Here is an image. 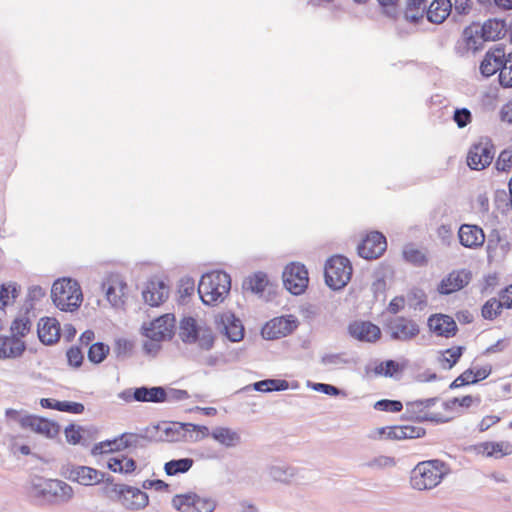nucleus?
Returning <instances> with one entry per match:
<instances>
[{
    "mask_svg": "<svg viewBox=\"0 0 512 512\" xmlns=\"http://www.w3.org/2000/svg\"><path fill=\"white\" fill-rule=\"evenodd\" d=\"M231 289V277L224 271L204 274L198 285V294L205 305L222 303Z\"/></svg>",
    "mask_w": 512,
    "mask_h": 512,
    "instance_id": "7ed1b4c3",
    "label": "nucleus"
},
{
    "mask_svg": "<svg viewBox=\"0 0 512 512\" xmlns=\"http://www.w3.org/2000/svg\"><path fill=\"white\" fill-rule=\"evenodd\" d=\"M189 428H188V431H189V441H199L209 435H211V433H209V429L208 427L206 426H202V425H196V424H192V423H188Z\"/></svg>",
    "mask_w": 512,
    "mask_h": 512,
    "instance_id": "13d9d810",
    "label": "nucleus"
},
{
    "mask_svg": "<svg viewBox=\"0 0 512 512\" xmlns=\"http://www.w3.org/2000/svg\"><path fill=\"white\" fill-rule=\"evenodd\" d=\"M38 338L45 345H52L60 338V325L55 318L44 317L38 322Z\"/></svg>",
    "mask_w": 512,
    "mask_h": 512,
    "instance_id": "b1692460",
    "label": "nucleus"
},
{
    "mask_svg": "<svg viewBox=\"0 0 512 512\" xmlns=\"http://www.w3.org/2000/svg\"><path fill=\"white\" fill-rule=\"evenodd\" d=\"M110 348L103 342H96L89 347L88 359L90 362L99 364L107 357Z\"/></svg>",
    "mask_w": 512,
    "mask_h": 512,
    "instance_id": "a18cd8bd",
    "label": "nucleus"
},
{
    "mask_svg": "<svg viewBox=\"0 0 512 512\" xmlns=\"http://www.w3.org/2000/svg\"><path fill=\"white\" fill-rule=\"evenodd\" d=\"M194 499V493L176 495L172 499V505L176 510L186 512L190 507H193Z\"/></svg>",
    "mask_w": 512,
    "mask_h": 512,
    "instance_id": "3c124183",
    "label": "nucleus"
},
{
    "mask_svg": "<svg viewBox=\"0 0 512 512\" xmlns=\"http://www.w3.org/2000/svg\"><path fill=\"white\" fill-rule=\"evenodd\" d=\"M188 423L169 422L154 426L160 432L159 440L167 442L189 441Z\"/></svg>",
    "mask_w": 512,
    "mask_h": 512,
    "instance_id": "a211bd4d",
    "label": "nucleus"
},
{
    "mask_svg": "<svg viewBox=\"0 0 512 512\" xmlns=\"http://www.w3.org/2000/svg\"><path fill=\"white\" fill-rule=\"evenodd\" d=\"M119 444V437H116L113 440H106L98 444H95L91 450V453L93 455H101L104 453L121 451V448H118Z\"/></svg>",
    "mask_w": 512,
    "mask_h": 512,
    "instance_id": "09e8293b",
    "label": "nucleus"
},
{
    "mask_svg": "<svg viewBox=\"0 0 512 512\" xmlns=\"http://www.w3.org/2000/svg\"><path fill=\"white\" fill-rule=\"evenodd\" d=\"M61 475L66 479L83 486H92L104 482L106 474L89 466L68 464L62 467Z\"/></svg>",
    "mask_w": 512,
    "mask_h": 512,
    "instance_id": "6e6552de",
    "label": "nucleus"
},
{
    "mask_svg": "<svg viewBox=\"0 0 512 512\" xmlns=\"http://www.w3.org/2000/svg\"><path fill=\"white\" fill-rule=\"evenodd\" d=\"M483 41H495L505 36L507 33V24L502 19H488L480 28Z\"/></svg>",
    "mask_w": 512,
    "mask_h": 512,
    "instance_id": "cd10ccee",
    "label": "nucleus"
},
{
    "mask_svg": "<svg viewBox=\"0 0 512 512\" xmlns=\"http://www.w3.org/2000/svg\"><path fill=\"white\" fill-rule=\"evenodd\" d=\"M344 355V353L325 354L321 357V363L329 368L339 367L348 363V360L344 358Z\"/></svg>",
    "mask_w": 512,
    "mask_h": 512,
    "instance_id": "5fc2aeb1",
    "label": "nucleus"
},
{
    "mask_svg": "<svg viewBox=\"0 0 512 512\" xmlns=\"http://www.w3.org/2000/svg\"><path fill=\"white\" fill-rule=\"evenodd\" d=\"M288 388V381L282 379H265L253 384V389L259 392L284 391Z\"/></svg>",
    "mask_w": 512,
    "mask_h": 512,
    "instance_id": "58836bf2",
    "label": "nucleus"
},
{
    "mask_svg": "<svg viewBox=\"0 0 512 512\" xmlns=\"http://www.w3.org/2000/svg\"><path fill=\"white\" fill-rule=\"evenodd\" d=\"M512 166V150H503L496 161V168L499 171H508Z\"/></svg>",
    "mask_w": 512,
    "mask_h": 512,
    "instance_id": "680f3d73",
    "label": "nucleus"
},
{
    "mask_svg": "<svg viewBox=\"0 0 512 512\" xmlns=\"http://www.w3.org/2000/svg\"><path fill=\"white\" fill-rule=\"evenodd\" d=\"M451 0H432L426 11L427 20L431 23L441 24L452 11Z\"/></svg>",
    "mask_w": 512,
    "mask_h": 512,
    "instance_id": "bb28decb",
    "label": "nucleus"
},
{
    "mask_svg": "<svg viewBox=\"0 0 512 512\" xmlns=\"http://www.w3.org/2000/svg\"><path fill=\"white\" fill-rule=\"evenodd\" d=\"M455 10V14L453 15V18H455L456 15H467L470 13L472 8V1L471 0H455L454 5L452 4Z\"/></svg>",
    "mask_w": 512,
    "mask_h": 512,
    "instance_id": "774afa93",
    "label": "nucleus"
},
{
    "mask_svg": "<svg viewBox=\"0 0 512 512\" xmlns=\"http://www.w3.org/2000/svg\"><path fill=\"white\" fill-rule=\"evenodd\" d=\"M165 394H166V396H164V402H169V403H175V402L183 401V400H186L189 398L188 392L186 390H182V389H175V388L165 389Z\"/></svg>",
    "mask_w": 512,
    "mask_h": 512,
    "instance_id": "bf43d9fd",
    "label": "nucleus"
},
{
    "mask_svg": "<svg viewBox=\"0 0 512 512\" xmlns=\"http://www.w3.org/2000/svg\"><path fill=\"white\" fill-rule=\"evenodd\" d=\"M120 444L118 448L121 450L126 448H142L145 442L149 441V437L145 434L123 433L119 436Z\"/></svg>",
    "mask_w": 512,
    "mask_h": 512,
    "instance_id": "4c0bfd02",
    "label": "nucleus"
},
{
    "mask_svg": "<svg viewBox=\"0 0 512 512\" xmlns=\"http://www.w3.org/2000/svg\"><path fill=\"white\" fill-rule=\"evenodd\" d=\"M175 325V316L167 313L153 320L148 327L143 326L144 335L152 341L170 339Z\"/></svg>",
    "mask_w": 512,
    "mask_h": 512,
    "instance_id": "ddd939ff",
    "label": "nucleus"
},
{
    "mask_svg": "<svg viewBox=\"0 0 512 512\" xmlns=\"http://www.w3.org/2000/svg\"><path fill=\"white\" fill-rule=\"evenodd\" d=\"M164 396H166L165 388L162 386H141L135 388L137 402L163 403Z\"/></svg>",
    "mask_w": 512,
    "mask_h": 512,
    "instance_id": "c85d7f7f",
    "label": "nucleus"
},
{
    "mask_svg": "<svg viewBox=\"0 0 512 512\" xmlns=\"http://www.w3.org/2000/svg\"><path fill=\"white\" fill-rule=\"evenodd\" d=\"M428 1L429 0H406L405 19L411 23H418L422 20L428 9Z\"/></svg>",
    "mask_w": 512,
    "mask_h": 512,
    "instance_id": "473e14b6",
    "label": "nucleus"
},
{
    "mask_svg": "<svg viewBox=\"0 0 512 512\" xmlns=\"http://www.w3.org/2000/svg\"><path fill=\"white\" fill-rule=\"evenodd\" d=\"M494 145L490 138L482 137L469 150L467 164L471 169L482 170L488 167L494 158Z\"/></svg>",
    "mask_w": 512,
    "mask_h": 512,
    "instance_id": "9d476101",
    "label": "nucleus"
},
{
    "mask_svg": "<svg viewBox=\"0 0 512 512\" xmlns=\"http://www.w3.org/2000/svg\"><path fill=\"white\" fill-rule=\"evenodd\" d=\"M28 311L24 315L15 318L10 326L11 336L22 340L31 330L32 321L28 316Z\"/></svg>",
    "mask_w": 512,
    "mask_h": 512,
    "instance_id": "c9c22d12",
    "label": "nucleus"
},
{
    "mask_svg": "<svg viewBox=\"0 0 512 512\" xmlns=\"http://www.w3.org/2000/svg\"><path fill=\"white\" fill-rule=\"evenodd\" d=\"M368 436L371 439H381L383 437L392 440L404 439V436L402 435V429H400V426L376 428L372 430Z\"/></svg>",
    "mask_w": 512,
    "mask_h": 512,
    "instance_id": "37998d69",
    "label": "nucleus"
},
{
    "mask_svg": "<svg viewBox=\"0 0 512 512\" xmlns=\"http://www.w3.org/2000/svg\"><path fill=\"white\" fill-rule=\"evenodd\" d=\"M499 83L504 88H512V52H504L502 66L499 73Z\"/></svg>",
    "mask_w": 512,
    "mask_h": 512,
    "instance_id": "79ce46f5",
    "label": "nucleus"
},
{
    "mask_svg": "<svg viewBox=\"0 0 512 512\" xmlns=\"http://www.w3.org/2000/svg\"><path fill=\"white\" fill-rule=\"evenodd\" d=\"M268 284V279L265 273L257 272L253 275L247 277L243 281V289L246 291H251L252 293H262Z\"/></svg>",
    "mask_w": 512,
    "mask_h": 512,
    "instance_id": "e433bc0d",
    "label": "nucleus"
},
{
    "mask_svg": "<svg viewBox=\"0 0 512 512\" xmlns=\"http://www.w3.org/2000/svg\"><path fill=\"white\" fill-rule=\"evenodd\" d=\"M193 509L195 512H213L216 508V501L211 498H202L194 493Z\"/></svg>",
    "mask_w": 512,
    "mask_h": 512,
    "instance_id": "603ef678",
    "label": "nucleus"
},
{
    "mask_svg": "<svg viewBox=\"0 0 512 512\" xmlns=\"http://www.w3.org/2000/svg\"><path fill=\"white\" fill-rule=\"evenodd\" d=\"M64 433L67 442L72 445L87 447L90 444V431L82 426L70 424L65 428Z\"/></svg>",
    "mask_w": 512,
    "mask_h": 512,
    "instance_id": "7c9ffc66",
    "label": "nucleus"
},
{
    "mask_svg": "<svg viewBox=\"0 0 512 512\" xmlns=\"http://www.w3.org/2000/svg\"><path fill=\"white\" fill-rule=\"evenodd\" d=\"M217 328L231 342H239L244 337V327L233 313L225 312L216 320Z\"/></svg>",
    "mask_w": 512,
    "mask_h": 512,
    "instance_id": "dca6fc26",
    "label": "nucleus"
},
{
    "mask_svg": "<svg viewBox=\"0 0 512 512\" xmlns=\"http://www.w3.org/2000/svg\"><path fill=\"white\" fill-rule=\"evenodd\" d=\"M102 492L108 498L119 501L120 504L129 511L144 510L149 504V496L141 489L126 484L113 483V477L108 475L106 485L102 487Z\"/></svg>",
    "mask_w": 512,
    "mask_h": 512,
    "instance_id": "f03ea898",
    "label": "nucleus"
},
{
    "mask_svg": "<svg viewBox=\"0 0 512 512\" xmlns=\"http://www.w3.org/2000/svg\"><path fill=\"white\" fill-rule=\"evenodd\" d=\"M479 447L482 449V453L487 457L494 456L498 458L511 453V451H508L510 444L504 442H484Z\"/></svg>",
    "mask_w": 512,
    "mask_h": 512,
    "instance_id": "a19ab883",
    "label": "nucleus"
},
{
    "mask_svg": "<svg viewBox=\"0 0 512 512\" xmlns=\"http://www.w3.org/2000/svg\"><path fill=\"white\" fill-rule=\"evenodd\" d=\"M352 271L351 263L346 257L332 256L325 264V282L331 289L339 290L350 281Z\"/></svg>",
    "mask_w": 512,
    "mask_h": 512,
    "instance_id": "0eeeda50",
    "label": "nucleus"
},
{
    "mask_svg": "<svg viewBox=\"0 0 512 512\" xmlns=\"http://www.w3.org/2000/svg\"><path fill=\"white\" fill-rule=\"evenodd\" d=\"M408 301L411 307L422 309L426 305V294L423 290L415 288L408 293Z\"/></svg>",
    "mask_w": 512,
    "mask_h": 512,
    "instance_id": "6e6d98bb",
    "label": "nucleus"
},
{
    "mask_svg": "<svg viewBox=\"0 0 512 512\" xmlns=\"http://www.w3.org/2000/svg\"><path fill=\"white\" fill-rule=\"evenodd\" d=\"M19 423L22 428L30 429L48 438H52L59 433L57 423L35 415H24L20 418Z\"/></svg>",
    "mask_w": 512,
    "mask_h": 512,
    "instance_id": "f3484780",
    "label": "nucleus"
},
{
    "mask_svg": "<svg viewBox=\"0 0 512 512\" xmlns=\"http://www.w3.org/2000/svg\"><path fill=\"white\" fill-rule=\"evenodd\" d=\"M315 391L324 393L331 396H346V393L338 387L326 384V383H315L312 387Z\"/></svg>",
    "mask_w": 512,
    "mask_h": 512,
    "instance_id": "e2e57ef3",
    "label": "nucleus"
},
{
    "mask_svg": "<svg viewBox=\"0 0 512 512\" xmlns=\"http://www.w3.org/2000/svg\"><path fill=\"white\" fill-rule=\"evenodd\" d=\"M405 418L408 420H416L418 422L440 421V418L437 414L429 413L424 410L421 406V403H418V401L408 402L406 404Z\"/></svg>",
    "mask_w": 512,
    "mask_h": 512,
    "instance_id": "2f4dec72",
    "label": "nucleus"
},
{
    "mask_svg": "<svg viewBox=\"0 0 512 512\" xmlns=\"http://www.w3.org/2000/svg\"><path fill=\"white\" fill-rule=\"evenodd\" d=\"M510 250V240L506 233L492 230L487 239V258L489 262L503 259Z\"/></svg>",
    "mask_w": 512,
    "mask_h": 512,
    "instance_id": "2eb2a0df",
    "label": "nucleus"
},
{
    "mask_svg": "<svg viewBox=\"0 0 512 512\" xmlns=\"http://www.w3.org/2000/svg\"><path fill=\"white\" fill-rule=\"evenodd\" d=\"M458 237L461 245L467 248H478L485 242V234L477 225H461L458 231Z\"/></svg>",
    "mask_w": 512,
    "mask_h": 512,
    "instance_id": "393cba45",
    "label": "nucleus"
},
{
    "mask_svg": "<svg viewBox=\"0 0 512 512\" xmlns=\"http://www.w3.org/2000/svg\"><path fill=\"white\" fill-rule=\"evenodd\" d=\"M169 294V288L163 281L151 280L142 292L143 299L148 305L155 307L162 304Z\"/></svg>",
    "mask_w": 512,
    "mask_h": 512,
    "instance_id": "4be33fe9",
    "label": "nucleus"
},
{
    "mask_svg": "<svg viewBox=\"0 0 512 512\" xmlns=\"http://www.w3.org/2000/svg\"><path fill=\"white\" fill-rule=\"evenodd\" d=\"M349 334L351 337L364 342H375L381 336L380 328L369 322H354L348 327Z\"/></svg>",
    "mask_w": 512,
    "mask_h": 512,
    "instance_id": "412c9836",
    "label": "nucleus"
},
{
    "mask_svg": "<svg viewBox=\"0 0 512 512\" xmlns=\"http://www.w3.org/2000/svg\"><path fill=\"white\" fill-rule=\"evenodd\" d=\"M427 325L429 329L437 336L451 338L458 331V327L454 319L445 314H434L428 318Z\"/></svg>",
    "mask_w": 512,
    "mask_h": 512,
    "instance_id": "6ab92c4d",
    "label": "nucleus"
},
{
    "mask_svg": "<svg viewBox=\"0 0 512 512\" xmlns=\"http://www.w3.org/2000/svg\"><path fill=\"white\" fill-rule=\"evenodd\" d=\"M473 370L467 369L460 376H458L451 384V389H456L464 385L472 384Z\"/></svg>",
    "mask_w": 512,
    "mask_h": 512,
    "instance_id": "338daca9",
    "label": "nucleus"
},
{
    "mask_svg": "<svg viewBox=\"0 0 512 512\" xmlns=\"http://www.w3.org/2000/svg\"><path fill=\"white\" fill-rule=\"evenodd\" d=\"M503 307L504 305L501 303V299L497 300L491 298L483 305L482 316L485 319L493 320L501 313Z\"/></svg>",
    "mask_w": 512,
    "mask_h": 512,
    "instance_id": "de8ad7c7",
    "label": "nucleus"
},
{
    "mask_svg": "<svg viewBox=\"0 0 512 512\" xmlns=\"http://www.w3.org/2000/svg\"><path fill=\"white\" fill-rule=\"evenodd\" d=\"M28 492L32 498L44 503H65L74 495L73 488L66 482L38 476L31 478Z\"/></svg>",
    "mask_w": 512,
    "mask_h": 512,
    "instance_id": "f257e3e1",
    "label": "nucleus"
},
{
    "mask_svg": "<svg viewBox=\"0 0 512 512\" xmlns=\"http://www.w3.org/2000/svg\"><path fill=\"white\" fill-rule=\"evenodd\" d=\"M211 437L227 448L235 447L241 443L240 434L227 427L214 428L211 432Z\"/></svg>",
    "mask_w": 512,
    "mask_h": 512,
    "instance_id": "c756f323",
    "label": "nucleus"
},
{
    "mask_svg": "<svg viewBox=\"0 0 512 512\" xmlns=\"http://www.w3.org/2000/svg\"><path fill=\"white\" fill-rule=\"evenodd\" d=\"M179 337L185 344L197 343L202 350H210L214 345V335L210 328L198 325L191 316L183 317L179 323Z\"/></svg>",
    "mask_w": 512,
    "mask_h": 512,
    "instance_id": "423d86ee",
    "label": "nucleus"
},
{
    "mask_svg": "<svg viewBox=\"0 0 512 512\" xmlns=\"http://www.w3.org/2000/svg\"><path fill=\"white\" fill-rule=\"evenodd\" d=\"M453 120L458 128H464L472 121V114L467 108H457L454 111Z\"/></svg>",
    "mask_w": 512,
    "mask_h": 512,
    "instance_id": "4d7b16f0",
    "label": "nucleus"
},
{
    "mask_svg": "<svg viewBox=\"0 0 512 512\" xmlns=\"http://www.w3.org/2000/svg\"><path fill=\"white\" fill-rule=\"evenodd\" d=\"M387 248L384 235L378 231L369 233L358 245V254L364 259H376L380 257Z\"/></svg>",
    "mask_w": 512,
    "mask_h": 512,
    "instance_id": "4468645a",
    "label": "nucleus"
},
{
    "mask_svg": "<svg viewBox=\"0 0 512 512\" xmlns=\"http://www.w3.org/2000/svg\"><path fill=\"white\" fill-rule=\"evenodd\" d=\"M298 325L299 322L293 315L275 317L265 324L262 335L269 340L278 339L291 334Z\"/></svg>",
    "mask_w": 512,
    "mask_h": 512,
    "instance_id": "9b49d317",
    "label": "nucleus"
},
{
    "mask_svg": "<svg viewBox=\"0 0 512 512\" xmlns=\"http://www.w3.org/2000/svg\"><path fill=\"white\" fill-rule=\"evenodd\" d=\"M449 472L448 466L441 460H428L418 463L411 471L412 488L422 491L436 487Z\"/></svg>",
    "mask_w": 512,
    "mask_h": 512,
    "instance_id": "20e7f679",
    "label": "nucleus"
},
{
    "mask_svg": "<svg viewBox=\"0 0 512 512\" xmlns=\"http://www.w3.org/2000/svg\"><path fill=\"white\" fill-rule=\"evenodd\" d=\"M193 463L194 461L191 458L174 459L165 463L164 470L169 476L186 473L193 466Z\"/></svg>",
    "mask_w": 512,
    "mask_h": 512,
    "instance_id": "ea45409f",
    "label": "nucleus"
},
{
    "mask_svg": "<svg viewBox=\"0 0 512 512\" xmlns=\"http://www.w3.org/2000/svg\"><path fill=\"white\" fill-rule=\"evenodd\" d=\"M504 57V47L497 45L488 50L480 64V72L485 77H490L496 72H500L502 59Z\"/></svg>",
    "mask_w": 512,
    "mask_h": 512,
    "instance_id": "5701e85b",
    "label": "nucleus"
},
{
    "mask_svg": "<svg viewBox=\"0 0 512 512\" xmlns=\"http://www.w3.org/2000/svg\"><path fill=\"white\" fill-rule=\"evenodd\" d=\"M390 338L395 341L408 342L420 332L419 325L412 319L396 317L387 324Z\"/></svg>",
    "mask_w": 512,
    "mask_h": 512,
    "instance_id": "f8f14e48",
    "label": "nucleus"
},
{
    "mask_svg": "<svg viewBox=\"0 0 512 512\" xmlns=\"http://www.w3.org/2000/svg\"><path fill=\"white\" fill-rule=\"evenodd\" d=\"M284 287L293 295L302 294L309 282L308 271L301 263L287 265L282 274Z\"/></svg>",
    "mask_w": 512,
    "mask_h": 512,
    "instance_id": "1a4fd4ad",
    "label": "nucleus"
},
{
    "mask_svg": "<svg viewBox=\"0 0 512 512\" xmlns=\"http://www.w3.org/2000/svg\"><path fill=\"white\" fill-rule=\"evenodd\" d=\"M464 350H465L464 346H457V347L448 348L445 351L441 352L440 356L438 357V362H439L440 366L444 370L452 369L456 365V363L459 361Z\"/></svg>",
    "mask_w": 512,
    "mask_h": 512,
    "instance_id": "72a5a7b5",
    "label": "nucleus"
},
{
    "mask_svg": "<svg viewBox=\"0 0 512 512\" xmlns=\"http://www.w3.org/2000/svg\"><path fill=\"white\" fill-rule=\"evenodd\" d=\"M66 355H67L68 363L71 366H74V367L81 366L84 356H83V352L81 351V349L79 347H71L67 351Z\"/></svg>",
    "mask_w": 512,
    "mask_h": 512,
    "instance_id": "0e129e2a",
    "label": "nucleus"
},
{
    "mask_svg": "<svg viewBox=\"0 0 512 512\" xmlns=\"http://www.w3.org/2000/svg\"><path fill=\"white\" fill-rule=\"evenodd\" d=\"M403 256L408 262L414 265L420 266L426 262L425 255L417 249L406 248L403 251Z\"/></svg>",
    "mask_w": 512,
    "mask_h": 512,
    "instance_id": "052dcab7",
    "label": "nucleus"
},
{
    "mask_svg": "<svg viewBox=\"0 0 512 512\" xmlns=\"http://www.w3.org/2000/svg\"><path fill=\"white\" fill-rule=\"evenodd\" d=\"M26 350V344L17 337L0 336V359H16L22 356Z\"/></svg>",
    "mask_w": 512,
    "mask_h": 512,
    "instance_id": "a878e982",
    "label": "nucleus"
},
{
    "mask_svg": "<svg viewBox=\"0 0 512 512\" xmlns=\"http://www.w3.org/2000/svg\"><path fill=\"white\" fill-rule=\"evenodd\" d=\"M471 280V273L465 269L453 271L444 278L439 286L440 294L449 295L465 287Z\"/></svg>",
    "mask_w": 512,
    "mask_h": 512,
    "instance_id": "aec40b11",
    "label": "nucleus"
},
{
    "mask_svg": "<svg viewBox=\"0 0 512 512\" xmlns=\"http://www.w3.org/2000/svg\"><path fill=\"white\" fill-rule=\"evenodd\" d=\"M403 370V366H401L398 362L394 360H386L379 363L375 368L374 372L376 375H381L385 377H394L397 373Z\"/></svg>",
    "mask_w": 512,
    "mask_h": 512,
    "instance_id": "49530a36",
    "label": "nucleus"
},
{
    "mask_svg": "<svg viewBox=\"0 0 512 512\" xmlns=\"http://www.w3.org/2000/svg\"><path fill=\"white\" fill-rule=\"evenodd\" d=\"M395 464H396V462L393 457L380 455V456L374 457L371 460L363 463V466L371 468V469L381 470V469H385L388 467H393V466H395Z\"/></svg>",
    "mask_w": 512,
    "mask_h": 512,
    "instance_id": "8fccbe9b",
    "label": "nucleus"
},
{
    "mask_svg": "<svg viewBox=\"0 0 512 512\" xmlns=\"http://www.w3.org/2000/svg\"><path fill=\"white\" fill-rule=\"evenodd\" d=\"M269 476L278 482L288 483L297 474V468L289 465H272L268 469Z\"/></svg>",
    "mask_w": 512,
    "mask_h": 512,
    "instance_id": "f704fd0d",
    "label": "nucleus"
},
{
    "mask_svg": "<svg viewBox=\"0 0 512 512\" xmlns=\"http://www.w3.org/2000/svg\"><path fill=\"white\" fill-rule=\"evenodd\" d=\"M400 429H402L404 439L419 438L425 435V429L419 426L405 425L400 426Z\"/></svg>",
    "mask_w": 512,
    "mask_h": 512,
    "instance_id": "69168bd1",
    "label": "nucleus"
},
{
    "mask_svg": "<svg viewBox=\"0 0 512 512\" xmlns=\"http://www.w3.org/2000/svg\"><path fill=\"white\" fill-rule=\"evenodd\" d=\"M51 297L56 307L66 312L77 310L83 301L79 283L70 278L56 280L51 288Z\"/></svg>",
    "mask_w": 512,
    "mask_h": 512,
    "instance_id": "39448f33",
    "label": "nucleus"
},
{
    "mask_svg": "<svg viewBox=\"0 0 512 512\" xmlns=\"http://www.w3.org/2000/svg\"><path fill=\"white\" fill-rule=\"evenodd\" d=\"M374 409L385 412H400L403 409V404L399 400L382 399L375 402Z\"/></svg>",
    "mask_w": 512,
    "mask_h": 512,
    "instance_id": "864d4df0",
    "label": "nucleus"
},
{
    "mask_svg": "<svg viewBox=\"0 0 512 512\" xmlns=\"http://www.w3.org/2000/svg\"><path fill=\"white\" fill-rule=\"evenodd\" d=\"M463 39L465 41L467 50L478 51L482 49V43L484 41L481 38L480 31L473 30L471 27H467L463 31Z\"/></svg>",
    "mask_w": 512,
    "mask_h": 512,
    "instance_id": "c03bdc74",
    "label": "nucleus"
}]
</instances>
